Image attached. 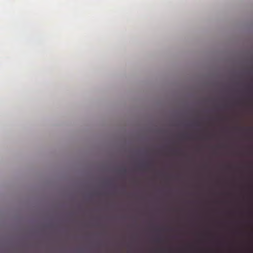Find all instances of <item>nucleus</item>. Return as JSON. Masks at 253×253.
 Instances as JSON below:
<instances>
[{
    "instance_id": "nucleus-4",
    "label": "nucleus",
    "mask_w": 253,
    "mask_h": 253,
    "mask_svg": "<svg viewBox=\"0 0 253 253\" xmlns=\"http://www.w3.org/2000/svg\"><path fill=\"white\" fill-rule=\"evenodd\" d=\"M205 252V253H208V251H206Z\"/></svg>"
},
{
    "instance_id": "nucleus-1",
    "label": "nucleus",
    "mask_w": 253,
    "mask_h": 253,
    "mask_svg": "<svg viewBox=\"0 0 253 253\" xmlns=\"http://www.w3.org/2000/svg\"><path fill=\"white\" fill-rule=\"evenodd\" d=\"M126 169H122V172H123V173H126Z\"/></svg>"
},
{
    "instance_id": "nucleus-2",
    "label": "nucleus",
    "mask_w": 253,
    "mask_h": 253,
    "mask_svg": "<svg viewBox=\"0 0 253 253\" xmlns=\"http://www.w3.org/2000/svg\"><path fill=\"white\" fill-rule=\"evenodd\" d=\"M169 252L171 253V252H172V250H169Z\"/></svg>"
},
{
    "instance_id": "nucleus-3",
    "label": "nucleus",
    "mask_w": 253,
    "mask_h": 253,
    "mask_svg": "<svg viewBox=\"0 0 253 253\" xmlns=\"http://www.w3.org/2000/svg\"><path fill=\"white\" fill-rule=\"evenodd\" d=\"M184 250H180V252H184Z\"/></svg>"
}]
</instances>
